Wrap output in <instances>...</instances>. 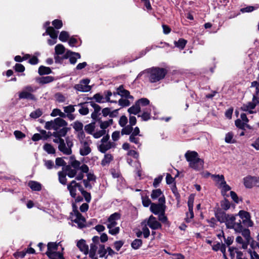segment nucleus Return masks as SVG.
<instances>
[{
    "label": "nucleus",
    "mask_w": 259,
    "mask_h": 259,
    "mask_svg": "<svg viewBox=\"0 0 259 259\" xmlns=\"http://www.w3.org/2000/svg\"><path fill=\"white\" fill-rule=\"evenodd\" d=\"M162 77V69L159 67H152L140 72L137 78L148 80L154 83L159 81Z\"/></svg>",
    "instance_id": "nucleus-1"
},
{
    "label": "nucleus",
    "mask_w": 259,
    "mask_h": 259,
    "mask_svg": "<svg viewBox=\"0 0 259 259\" xmlns=\"http://www.w3.org/2000/svg\"><path fill=\"white\" fill-rule=\"evenodd\" d=\"M46 254L50 259H65L63 256L64 247L61 242H49L47 245Z\"/></svg>",
    "instance_id": "nucleus-2"
},
{
    "label": "nucleus",
    "mask_w": 259,
    "mask_h": 259,
    "mask_svg": "<svg viewBox=\"0 0 259 259\" xmlns=\"http://www.w3.org/2000/svg\"><path fill=\"white\" fill-rule=\"evenodd\" d=\"M186 160L189 162L190 167L199 171L203 168L204 161L198 157V154L196 151H188L185 154Z\"/></svg>",
    "instance_id": "nucleus-3"
},
{
    "label": "nucleus",
    "mask_w": 259,
    "mask_h": 259,
    "mask_svg": "<svg viewBox=\"0 0 259 259\" xmlns=\"http://www.w3.org/2000/svg\"><path fill=\"white\" fill-rule=\"evenodd\" d=\"M113 95L114 97H116L117 95H120L121 97V98L118 101V103L122 107L129 106L134 100L133 97L130 95V92L124 89L122 86H120L117 89L116 92L114 93Z\"/></svg>",
    "instance_id": "nucleus-4"
},
{
    "label": "nucleus",
    "mask_w": 259,
    "mask_h": 259,
    "mask_svg": "<svg viewBox=\"0 0 259 259\" xmlns=\"http://www.w3.org/2000/svg\"><path fill=\"white\" fill-rule=\"evenodd\" d=\"M120 214L118 212H115L108 218L107 222V227L109 229V233L115 235L119 233L120 228L116 227L117 225V221L120 219Z\"/></svg>",
    "instance_id": "nucleus-5"
},
{
    "label": "nucleus",
    "mask_w": 259,
    "mask_h": 259,
    "mask_svg": "<svg viewBox=\"0 0 259 259\" xmlns=\"http://www.w3.org/2000/svg\"><path fill=\"white\" fill-rule=\"evenodd\" d=\"M78 139L80 143L79 147L80 154L82 156L88 155L91 152V148H90L92 143L91 141L88 138L85 137L84 133L79 134Z\"/></svg>",
    "instance_id": "nucleus-6"
},
{
    "label": "nucleus",
    "mask_w": 259,
    "mask_h": 259,
    "mask_svg": "<svg viewBox=\"0 0 259 259\" xmlns=\"http://www.w3.org/2000/svg\"><path fill=\"white\" fill-rule=\"evenodd\" d=\"M67 125V123L63 119L57 117L54 120L46 122L45 127L47 130H54L57 132L61 128L66 129L65 127Z\"/></svg>",
    "instance_id": "nucleus-7"
},
{
    "label": "nucleus",
    "mask_w": 259,
    "mask_h": 259,
    "mask_svg": "<svg viewBox=\"0 0 259 259\" xmlns=\"http://www.w3.org/2000/svg\"><path fill=\"white\" fill-rule=\"evenodd\" d=\"M70 164L71 167L77 169L80 171L79 173L77 175L76 179L77 180H81L83 178V173H88L89 171V167L85 164L80 165V162L72 158L70 159Z\"/></svg>",
    "instance_id": "nucleus-8"
},
{
    "label": "nucleus",
    "mask_w": 259,
    "mask_h": 259,
    "mask_svg": "<svg viewBox=\"0 0 259 259\" xmlns=\"http://www.w3.org/2000/svg\"><path fill=\"white\" fill-rule=\"evenodd\" d=\"M36 90V88L31 85H27L24 87L22 91L19 94V99H27L32 101H35L36 98L32 94Z\"/></svg>",
    "instance_id": "nucleus-9"
},
{
    "label": "nucleus",
    "mask_w": 259,
    "mask_h": 259,
    "mask_svg": "<svg viewBox=\"0 0 259 259\" xmlns=\"http://www.w3.org/2000/svg\"><path fill=\"white\" fill-rule=\"evenodd\" d=\"M225 211L219 207L218 203H217L216 206L214 208L215 217L217 221L221 223H224L226 218L229 217V214L226 213Z\"/></svg>",
    "instance_id": "nucleus-10"
},
{
    "label": "nucleus",
    "mask_w": 259,
    "mask_h": 259,
    "mask_svg": "<svg viewBox=\"0 0 259 259\" xmlns=\"http://www.w3.org/2000/svg\"><path fill=\"white\" fill-rule=\"evenodd\" d=\"M58 31L54 29L53 27H48L46 32L43 34L49 35L51 39L48 40V43L50 46H53L57 42Z\"/></svg>",
    "instance_id": "nucleus-11"
},
{
    "label": "nucleus",
    "mask_w": 259,
    "mask_h": 259,
    "mask_svg": "<svg viewBox=\"0 0 259 259\" xmlns=\"http://www.w3.org/2000/svg\"><path fill=\"white\" fill-rule=\"evenodd\" d=\"M90 80L84 79L80 81L78 84H75L74 88L79 92H87L91 90V87L89 85Z\"/></svg>",
    "instance_id": "nucleus-12"
},
{
    "label": "nucleus",
    "mask_w": 259,
    "mask_h": 259,
    "mask_svg": "<svg viewBox=\"0 0 259 259\" xmlns=\"http://www.w3.org/2000/svg\"><path fill=\"white\" fill-rule=\"evenodd\" d=\"M72 220L77 224L79 228H83L85 226V219L78 211H74L72 214Z\"/></svg>",
    "instance_id": "nucleus-13"
},
{
    "label": "nucleus",
    "mask_w": 259,
    "mask_h": 259,
    "mask_svg": "<svg viewBox=\"0 0 259 259\" xmlns=\"http://www.w3.org/2000/svg\"><path fill=\"white\" fill-rule=\"evenodd\" d=\"M67 188L69 191L70 195L73 198L76 197L77 190L80 191V189H82L81 186L78 183H77L75 181H72L67 186Z\"/></svg>",
    "instance_id": "nucleus-14"
},
{
    "label": "nucleus",
    "mask_w": 259,
    "mask_h": 259,
    "mask_svg": "<svg viewBox=\"0 0 259 259\" xmlns=\"http://www.w3.org/2000/svg\"><path fill=\"white\" fill-rule=\"evenodd\" d=\"M67 133L66 129L62 128L59 132H54L53 134V136H54L55 138L53 139V142L59 144L60 145L62 143L64 142V140L62 139L61 137H64L66 135Z\"/></svg>",
    "instance_id": "nucleus-15"
},
{
    "label": "nucleus",
    "mask_w": 259,
    "mask_h": 259,
    "mask_svg": "<svg viewBox=\"0 0 259 259\" xmlns=\"http://www.w3.org/2000/svg\"><path fill=\"white\" fill-rule=\"evenodd\" d=\"M66 143L67 146H66L64 141L60 145H59V149L64 154L69 155L71 153V147L73 145V143L71 141L66 140Z\"/></svg>",
    "instance_id": "nucleus-16"
},
{
    "label": "nucleus",
    "mask_w": 259,
    "mask_h": 259,
    "mask_svg": "<svg viewBox=\"0 0 259 259\" xmlns=\"http://www.w3.org/2000/svg\"><path fill=\"white\" fill-rule=\"evenodd\" d=\"M236 216H237V214H229V217L226 218V219H225L224 223H225V225L227 229L234 228V227L235 226V220Z\"/></svg>",
    "instance_id": "nucleus-17"
},
{
    "label": "nucleus",
    "mask_w": 259,
    "mask_h": 259,
    "mask_svg": "<svg viewBox=\"0 0 259 259\" xmlns=\"http://www.w3.org/2000/svg\"><path fill=\"white\" fill-rule=\"evenodd\" d=\"M65 57L69 58L71 64L76 63L77 60L80 58V55L78 53L73 52L69 50H67L65 54Z\"/></svg>",
    "instance_id": "nucleus-18"
},
{
    "label": "nucleus",
    "mask_w": 259,
    "mask_h": 259,
    "mask_svg": "<svg viewBox=\"0 0 259 259\" xmlns=\"http://www.w3.org/2000/svg\"><path fill=\"white\" fill-rule=\"evenodd\" d=\"M150 210L153 213L158 214L159 219L161 220V217L162 216V204L151 203Z\"/></svg>",
    "instance_id": "nucleus-19"
},
{
    "label": "nucleus",
    "mask_w": 259,
    "mask_h": 259,
    "mask_svg": "<svg viewBox=\"0 0 259 259\" xmlns=\"http://www.w3.org/2000/svg\"><path fill=\"white\" fill-rule=\"evenodd\" d=\"M147 224L152 229H157L160 227V224L152 215L150 217Z\"/></svg>",
    "instance_id": "nucleus-20"
},
{
    "label": "nucleus",
    "mask_w": 259,
    "mask_h": 259,
    "mask_svg": "<svg viewBox=\"0 0 259 259\" xmlns=\"http://www.w3.org/2000/svg\"><path fill=\"white\" fill-rule=\"evenodd\" d=\"M77 246L84 254L86 255L89 253V247L86 244L85 240L81 239L78 241L77 243Z\"/></svg>",
    "instance_id": "nucleus-21"
},
{
    "label": "nucleus",
    "mask_w": 259,
    "mask_h": 259,
    "mask_svg": "<svg viewBox=\"0 0 259 259\" xmlns=\"http://www.w3.org/2000/svg\"><path fill=\"white\" fill-rule=\"evenodd\" d=\"M114 143L111 142H104L103 143H101L99 145L98 149L100 152L105 153L106 151L114 147Z\"/></svg>",
    "instance_id": "nucleus-22"
},
{
    "label": "nucleus",
    "mask_w": 259,
    "mask_h": 259,
    "mask_svg": "<svg viewBox=\"0 0 259 259\" xmlns=\"http://www.w3.org/2000/svg\"><path fill=\"white\" fill-rule=\"evenodd\" d=\"M194 200V195L192 194L188 197V206L189 211L190 213V219L194 218L193 203Z\"/></svg>",
    "instance_id": "nucleus-23"
},
{
    "label": "nucleus",
    "mask_w": 259,
    "mask_h": 259,
    "mask_svg": "<svg viewBox=\"0 0 259 259\" xmlns=\"http://www.w3.org/2000/svg\"><path fill=\"white\" fill-rule=\"evenodd\" d=\"M256 179V177L248 176L244 178V185L247 188H251L253 186V180Z\"/></svg>",
    "instance_id": "nucleus-24"
},
{
    "label": "nucleus",
    "mask_w": 259,
    "mask_h": 259,
    "mask_svg": "<svg viewBox=\"0 0 259 259\" xmlns=\"http://www.w3.org/2000/svg\"><path fill=\"white\" fill-rule=\"evenodd\" d=\"M221 179L223 180V182H221L220 185L223 186L222 190V194L223 196L225 195L226 192L230 190L231 188L230 186L226 184V182L225 180L224 176L223 175H221Z\"/></svg>",
    "instance_id": "nucleus-25"
},
{
    "label": "nucleus",
    "mask_w": 259,
    "mask_h": 259,
    "mask_svg": "<svg viewBox=\"0 0 259 259\" xmlns=\"http://www.w3.org/2000/svg\"><path fill=\"white\" fill-rule=\"evenodd\" d=\"M136 103L140 107L141 110H144V107L149 106L150 104L149 100L148 99L144 98L138 100Z\"/></svg>",
    "instance_id": "nucleus-26"
},
{
    "label": "nucleus",
    "mask_w": 259,
    "mask_h": 259,
    "mask_svg": "<svg viewBox=\"0 0 259 259\" xmlns=\"http://www.w3.org/2000/svg\"><path fill=\"white\" fill-rule=\"evenodd\" d=\"M73 128L78 132L77 137L79 138V135L80 133H84L82 131L83 124L78 121H75L72 124Z\"/></svg>",
    "instance_id": "nucleus-27"
},
{
    "label": "nucleus",
    "mask_w": 259,
    "mask_h": 259,
    "mask_svg": "<svg viewBox=\"0 0 259 259\" xmlns=\"http://www.w3.org/2000/svg\"><path fill=\"white\" fill-rule=\"evenodd\" d=\"M79 170L77 169L74 168L72 167H68L66 170L67 175L70 178H73L76 177L79 173Z\"/></svg>",
    "instance_id": "nucleus-28"
},
{
    "label": "nucleus",
    "mask_w": 259,
    "mask_h": 259,
    "mask_svg": "<svg viewBox=\"0 0 259 259\" xmlns=\"http://www.w3.org/2000/svg\"><path fill=\"white\" fill-rule=\"evenodd\" d=\"M28 186L33 191H39L41 190V184L35 181H30L28 183Z\"/></svg>",
    "instance_id": "nucleus-29"
},
{
    "label": "nucleus",
    "mask_w": 259,
    "mask_h": 259,
    "mask_svg": "<svg viewBox=\"0 0 259 259\" xmlns=\"http://www.w3.org/2000/svg\"><path fill=\"white\" fill-rule=\"evenodd\" d=\"M221 209L224 210H227L231 207V203L226 198H224V200L220 202Z\"/></svg>",
    "instance_id": "nucleus-30"
},
{
    "label": "nucleus",
    "mask_w": 259,
    "mask_h": 259,
    "mask_svg": "<svg viewBox=\"0 0 259 259\" xmlns=\"http://www.w3.org/2000/svg\"><path fill=\"white\" fill-rule=\"evenodd\" d=\"M98 253L99 254L100 257L107 258V249L105 248V245L103 244H99Z\"/></svg>",
    "instance_id": "nucleus-31"
},
{
    "label": "nucleus",
    "mask_w": 259,
    "mask_h": 259,
    "mask_svg": "<svg viewBox=\"0 0 259 259\" xmlns=\"http://www.w3.org/2000/svg\"><path fill=\"white\" fill-rule=\"evenodd\" d=\"M51 116L52 117L59 116L62 118L66 117V114L62 112L60 109L56 108L53 110L51 113Z\"/></svg>",
    "instance_id": "nucleus-32"
},
{
    "label": "nucleus",
    "mask_w": 259,
    "mask_h": 259,
    "mask_svg": "<svg viewBox=\"0 0 259 259\" xmlns=\"http://www.w3.org/2000/svg\"><path fill=\"white\" fill-rule=\"evenodd\" d=\"M37 82L39 83L45 84L50 83L54 80V78L51 76L41 77L37 79Z\"/></svg>",
    "instance_id": "nucleus-33"
},
{
    "label": "nucleus",
    "mask_w": 259,
    "mask_h": 259,
    "mask_svg": "<svg viewBox=\"0 0 259 259\" xmlns=\"http://www.w3.org/2000/svg\"><path fill=\"white\" fill-rule=\"evenodd\" d=\"M187 41L184 38H180L178 41H175V46L181 50H183L186 46Z\"/></svg>",
    "instance_id": "nucleus-34"
},
{
    "label": "nucleus",
    "mask_w": 259,
    "mask_h": 259,
    "mask_svg": "<svg viewBox=\"0 0 259 259\" xmlns=\"http://www.w3.org/2000/svg\"><path fill=\"white\" fill-rule=\"evenodd\" d=\"M165 203V198L163 195V224L165 225V227H169L170 226V223L168 222L167 217L165 215V206L164 205Z\"/></svg>",
    "instance_id": "nucleus-35"
},
{
    "label": "nucleus",
    "mask_w": 259,
    "mask_h": 259,
    "mask_svg": "<svg viewBox=\"0 0 259 259\" xmlns=\"http://www.w3.org/2000/svg\"><path fill=\"white\" fill-rule=\"evenodd\" d=\"M141 109L140 108V107L137 105V103L136 102L135 105H133V106L131 107L128 109V112L130 114H133L134 115H136L138 114L140 111Z\"/></svg>",
    "instance_id": "nucleus-36"
},
{
    "label": "nucleus",
    "mask_w": 259,
    "mask_h": 259,
    "mask_svg": "<svg viewBox=\"0 0 259 259\" xmlns=\"http://www.w3.org/2000/svg\"><path fill=\"white\" fill-rule=\"evenodd\" d=\"M55 50L56 54L58 55H62L66 51L65 47L62 44H58L56 45L55 48Z\"/></svg>",
    "instance_id": "nucleus-37"
},
{
    "label": "nucleus",
    "mask_w": 259,
    "mask_h": 259,
    "mask_svg": "<svg viewBox=\"0 0 259 259\" xmlns=\"http://www.w3.org/2000/svg\"><path fill=\"white\" fill-rule=\"evenodd\" d=\"M51 69L48 67L41 66L38 69V73L40 75L49 74L51 73Z\"/></svg>",
    "instance_id": "nucleus-38"
},
{
    "label": "nucleus",
    "mask_w": 259,
    "mask_h": 259,
    "mask_svg": "<svg viewBox=\"0 0 259 259\" xmlns=\"http://www.w3.org/2000/svg\"><path fill=\"white\" fill-rule=\"evenodd\" d=\"M162 192L160 189L154 190L152 192L151 197L153 200H156L157 198H159V200H160L161 199V198L159 197L160 196Z\"/></svg>",
    "instance_id": "nucleus-39"
},
{
    "label": "nucleus",
    "mask_w": 259,
    "mask_h": 259,
    "mask_svg": "<svg viewBox=\"0 0 259 259\" xmlns=\"http://www.w3.org/2000/svg\"><path fill=\"white\" fill-rule=\"evenodd\" d=\"M221 233H222V237L224 238V241H225V243L229 247H230V246L233 242L234 237L233 236H228L227 238H226L223 230H221Z\"/></svg>",
    "instance_id": "nucleus-40"
},
{
    "label": "nucleus",
    "mask_w": 259,
    "mask_h": 259,
    "mask_svg": "<svg viewBox=\"0 0 259 259\" xmlns=\"http://www.w3.org/2000/svg\"><path fill=\"white\" fill-rule=\"evenodd\" d=\"M112 123L113 120L112 119L104 121H101L100 122V126L101 129L105 130L106 128L112 125Z\"/></svg>",
    "instance_id": "nucleus-41"
},
{
    "label": "nucleus",
    "mask_w": 259,
    "mask_h": 259,
    "mask_svg": "<svg viewBox=\"0 0 259 259\" xmlns=\"http://www.w3.org/2000/svg\"><path fill=\"white\" fill-rule=\"evenodd\" d=\"M67 173L64 171H59L58 172L59 180L60 183L63 185H65L67 182L66 176Z\"/></svg>",
    "instance_id": "nucleus-42"
},
{
    "label": "nucleus",
    "mask_w": 259,
    "mask_h": 259,
    "mask_svg": "<svg viewBox=\"0 0 259 259\" xmlns=\"http://www.w3.org/2000/svg\"><path fill=\"white\" fill-rule=\"evenodd\" d=\"M95 123L92 122L89 124H87L84 127L85 131L90 134L93 135L95 131Z\"/></svg>",
    "instance_id": "nucleus-43"
},
{
    "label": "nucleus",
    "mask_w": 259,
    "mask_h": 259,
    "mask_svg": "<svg viewBox=\"0 0 259 259\" xmlns=\"http://www.w3.org/2000/svg\"><path fill=\"white\" fill-rule=\"evenodd\" d=\"M86 103H80L78 106H80L81 108L79 109V113L82 115H87L89 112V110L87 107L85 106Z\"/></svg>",
    "instance_id": "nucleus-44"
},
{
    "label": "nucleus",
    "mask_w": 259,
    "mask_h": 259,
    "mask_svg": "<svg viewBox=\"0 0 259 259\" xmlns=\"http://www.w3.org/2000/svg\"><path fill=\"white\" fill-rule=\"evenodd\" d=\"M43 149L48 154H54L55 153V148L50 144H45Z\"/></svg>",
    "instance_id": "nucleus-45"
},
{
    "label": "nucleus",
    "mask_w": 259,
    "mask_h": 259,
    "mask_svg": "<svg viewBox=\"0 0 259 259\" xmlns=\"http://www.w3.org/2000/svg\"><path fill=\"white\" fill-rule=\"evenodd\" d=\"M113 159L112 156L110 154H106L105 155L104 158L102 160L101 164L102 165H106L109 164Z\"/></svg>",
    "instance_id": "nucleus-46"
},
{
    "label": "nucleus",
    "mask_w": 259,
    "mask_h": 259,
    "mask_svg": "<svg viewBox=\"0 0 259 259\" xmlns=\"http://www.w3.org/2000/svg\"><path fill=\"white\" fill-rule=\"evenodd\" d=\"M98 248L97 245L95 244H91L90 245V250L89 251V256L90 257H94L96 256V251Z\"/></svg>",
    "instance_id": "nucleus-47"
},
{
    "label": "nucleus",
    "mask_w": 259,
    "mask_h": 259,
    "mask_svg": "<svg viewBox=\"0 0 259 259\" xmlns=\"http://www.w3.org/2000/svg\"><path fill=\"white\" fill-rule=\"evenodd\" d=\"M69 37V34L68 32L65 31H62L61 32L59 39L62 42L66 41Z\"/></svg>",
    "instance_id": "nucleus-48"
},
{
    "label": "nucleus",
    "mask_w": 259,
    "mask_h": 259,
    "mask_svg": "<svg viewBox=\"0 0 259 259\" xmlns=\"http://www.w3.org/2000/svg\"><path fill=\"white\" fill-rule=\"evenodd\" d=\"M237 214V215H239V217L242 220L244 219L248 220L249 218H251V215L249 212L243 210H240L238 213Z\"/></svg>",
    "instance_id": "nucleus-49"
},
{
    "label": "nucleus",
    "mask_w": 259,
    "mask_h": 259,
    "mask_svg": "<svg viewBox=\"0 0 259 259\" xmlns=\"http://www.w3.org/2000/svg\"><path fill=\"white\" fill-rule=\"evenodd\" d=\"M133 126L131 125H125L123 127V128L122 129L121 131V133L122 135H130L132 133L133 130Z\"/></svg>",
    "instance_id": "nucleus-50"
},
{
    "label": "nucleus",
    "mask_w": 259,
    "mask_h": 259,
    "mask_svg": "<svg viewBox=\"0 0 259 259\" xmlns=\"http://www.w3.org/2000/svg\"><path fill=\"white\" fill-rule=\"evenodd\" d=\"M233 134L232 132L227 133L225 137V142L227 143H235L236 141L233 139Z\"/></svg>",
    "instance_id": "nucleus-51"
},
{
    "label": "nucleus",
    "mask_w": 259,
    "mask_h": 259,
    "mask_svg": "<svg viewBox=\"0 0 259 259\" xmlns=\"http://www.w3.org/2000/svg\"><path fill=\"white\" fill-rule=\"evenodd\" d=\"M150 110H151V108H149L146 111H143V113L140 116L143 120L146 121L150 118Z\"/></svg>",
    "instance_id": "nucleus-52"
},
{
    "label": "nucleus",
    "mask_w": 259,
    "mask_h": 259,
    "mask_svg": "<svg viewBox=\"0 0 259 259\" xmlns=\"http://www.w3.org/2000/svg\"><path fill=\"white\" fill-rule=\"evenodd\" d=\"M64 113L65 114L72 113L75 111L74 106L70 105L63 107Z\"/></svg>",
    "instance_id": "nucleus-53"
},
{
    "label": "nucleus",
    "mask_w": 259,
    "mask_h": 259,
    "mask_svg": "<svg viewBox=\"0 0 259 259\" xmlns=\"http://www.w3.org/2000/svg\"><path fill=\"white\" fill-rule=\"evenodd\" d=\"M42 114V111L40 109H38L32 112L30 114V116L32 118L35 119L40 117Z\"/></svg>",
    "instance_id": "nucleus-54"
},
{
    "label": "nucleus",
    "mask_w": 259,
    "mask_h": 259,
    "mask_svg": "<svg viewBox=\"0 0 259 259\" xmlns=\"http://www.w3.org/2000/svg\"><path fill=\"white\" fill-rule=\"evenodd\" d=\"M56 100L59 103H63L66 101V98L61 93H57L55 96Z\"/></svg>",
    "instance_id": "nucleus-55"
},
{
    "label": "nucleus",
    "mask_w": 259,
    "mask_h": 259,
    "mask_svg": "<svg viewBox=\"0 0 259 259\" xmlns=\"http://www.w3.org/2000/svg\"><path fill=\"white\" fill-rule=\"evenodd\" d=\"M106 131L104 130H100L97 131H94V133L93 134V136L94 138L98 139L102 137V136L104 135L105 134Z\"/></svg>",
    "instance_id": "nucleus-56"
},
{
    "label": "nucleus",
    "mask_w": 259,
    "mask_h": 259,
    "mask_svg": "<svg viewBox=\"0 0 259 259\" xmlns=\"http://www.w3.org/2000/svg\"><path fill=\"white\" fill-rule=\"evenodd\" d=\"M142 242L140 239H135L132 243V246L133 248L137 249H138L142 245Z\"/></svg>",
    "instance_id": "nucleus-57"
},
{
    "label": "nucleus",
    "mask_w": 259,
    "mask_h": 259,
    "mask_svg": "<svg viewBox=\"0 0 259 259\" xmlns=\"http://www.w3.org/2000/svg\"><path fill=\"white\" fill-rule=\"evenodd\" d=\"M129 140L130 142L134 143L137 145H138V147H140L141 146V144L140 143V139L138 137H137L136 136L131 135L129 138Z\"/></svg>",
    "instance_id": "nucleus-58"
},
{
    "label": "nucleus",
    "mask_w": 259,
    "mask_h": 259,
    "mask_svg": "<svg viewBox=\"0 0 259 259\" xmlns=\"http://www.w3.org/2000/svg\"><path fill=\"white\" fill-rule=\"evenodd\" d=\"M52 24L56 29H60L62 26L63 23L61 20L56 19L52 22Z\"/></svg>",
    "instance_id": "nucleus-59"
},
{
    "label": "nucleus",
    "mask_w": 259,
    "mask_h": 259,
    "mask_svg": "<svg viewBox=\"0 0 259 259\" xmlns=\"http://www.w3.org/2000/svg\"><path fill=\"white\" fill-rule=\"evenodd\" d=\"M93 99L98 103L105 102V99H104V97L99 94H95L93 97Z\"/></svg>",
    "instance_id": "nucleus-60"
},
{
    "label": "nucleus",
    "mask_w": 259,
    "mask_h": 259,
    "mask_svg": "<svg viewBox=\"0 0 259 259\" xmlns=\"http://www.w3.org/2000/svg\"><path fill=\"white\" fill-rule=\"evenodd\" d=\"M127 118L124 116V115H122L120 117V119H119V124L121 126V127H124L126 125V124H127Z\"/></svg>",
    "instance_id": "nucleus-61"
},
{
    "label": "nucleus",
    "mask_w": 259,
    "mask_h": 259,
    "mask_svg": "<svg viewBox=\"0 0 259 259\" xmlns=\"http://www.w3.org/2000/svg\"><path fill=\"white\" fill-rule=\"evenodd\" d=\"M80 191L81 192L82 195L84 196L85 200L87 202H90L91 199V196L90 193L87 192L85 191H84L83 189H80Z\"/></svg>",
    "instance_id": "nucleus-62"
},
{
    "label": "nucleus",
    "mask_w": 259,
    "mask_h": 259,
    "mask_svg": "<svg viewBox=\"0 0 259 259\" xmlns=\"http://www.w3.org/2000/svg\"><path fill=\"white\" fill-rule=\"evenodd\" d=\"M237 250H238V248L236 247L231 246L229 247L228 251H229L230 256L231 259H234L235 253Z\"/></svg>",
    "instance_id": "nucleus-63"
},
{
    "label": "nucleus",
    "mask_w": 259,
    "mask_h": 259,
    "mask_svg": "<svg viewBox=\"0 0 259 259\" xmlns=\"http://www.w3.org/2000/svg\"><path fill=\"white\" fill-rule=\"evenodd\" d=\"M235 125L239 128L245 130V123L242 122L240 119H237L235 121Z\"/></svg>",
    "instance_id": "nucleus-64"
}]
</instances>
